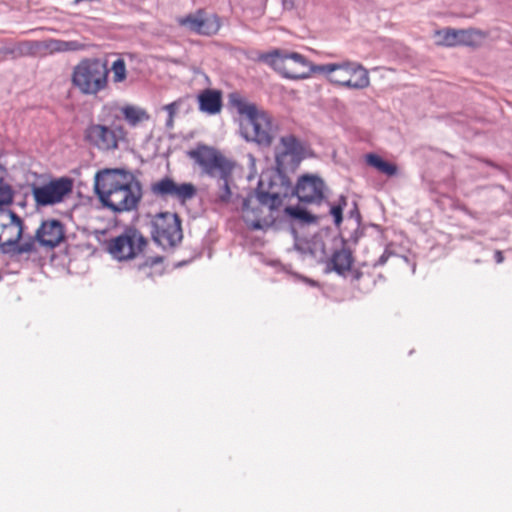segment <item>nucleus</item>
I'll list each match as a JSON object with an SVG mask.
<instances>
[{
	"label": "nucleus",
	"mask_w": 512,
	"mask_h": 512,
	"mask_svg": "<svg viewBox=\"0 0 512 512\" xmlns=\"http://www.w3.org/2000/svg\"><path fill=\"white\" fill-rule=\"evenodd\" d=\"M94 192L100 203L114 213L136 210L143 197L140 181L123 168L98 170L94 176Z\"/></svg>",
	"instance_id": "nucleus-1"
},
{
	"label": "nucleus",
	"mask_w": 512,
	"mask_h": 512,
	"mask_svg": "<svg viewBox=\"0 0 512 512\" xmlns=\"http://www.w3.org/2000/svg\"><path fill=\"white\" fill-rule=\"evenodd\" d=\"M285 171H263L258 180V229L277 224L279 209L293 196V186Z\"/></svg>",
	"instance_id": "nucleus-2"
},
{
	"label": "nucleus",
	"mask_w": 512,
	"mask_h": 512,
	"mask_svg": "<svg viewBox=\"0 0 512 512\" xmlns=\"http://www.w3.org/2000/svg\"><path fill=\"white\" fill-rule=\"evenodd\" d=\"M109 69L99 58H84L74 66L72 85L84 95H96L108 86Z\"/></svg>",
	"instance_id": "nucleus-3"
},
{
	"label": "nucleus",
	"mask_w": 512,
	"mask_h": 512,
	"mask_svg": "<svg viewBox=\"0 0 512 512\" xmlns=\"http://www.w3.org/2000/svg\"><path fill=\"white\" fill-rule=\"evenodd\" d=\"M316 71L318 74L325 76L335 86L364 89L370 85L368 70L354 61L346 60L318 65Z\"/></svg>",
	"instance_id": "nucleus-4"
},
{
	"label": "nucleus",
	"mask_w": 512,
	"mask_h": 512,
	"mask_svg": "<svg viewBox=\"0 0 512 512\" xmlns=\"http://www.w3.org/2000/svg\"><path fill=\"white\" fill-rule=\"evenodd\" d=\"M261 59L287 79H306L313 73H317L318 65L312 64L305 56L297 52L276 50L263 55Z\"/></svg>",
	"instance_id": "nucleus-5"
},
{
	"label": "nucleus",
	"mask_w": 512,
	"mask_h": 512,
	"mask_svg": "<svg viewBox=\"0 0 512 512\" xmlns=\"http://www.w3.org/2000/svg\"><path fill=\"white\" fill-rule=\"evenodd\" d=\"M73 188L74 181L67 176L50 177L46 181L33 183L30 186L34 206L37 209L64 203L70 198Z\"/></svg>",
	"instance_id": "nucleus-6"
},
{
	"label": "nucleus",
	"mask_w": 512,
	"mask_h": 512,
	"mask_svg": "<svg viewBox=\"0 0 512 512\" xmlns=\"http://www.w3.org/2000/svg\"><path fill=\"white\" fill-rule=\"evenodd\" d=\"M187 156L210 177L225 179L231 176L233 164L213 147L199 144L195 149L189 150Z\"/></svg>",
	"instance_id": "nucleus-7"
},
{
	"label": "nucleus",
	"mask_w": 512,
	"mask_h": 512,
	"mask_svg": "<svg viewBox=\"0 0 512 512\" xmlns=\"http://www.w3.org/2000/svg\"><path fill=\"white\" fill-rule=\"evenodd\" d=\"M146 245V238L137 229L128 228L107 241V250L118 261H127L136 258Z\"/></svg>",
	"instance_id": "nucleus-8"
},
{
	"label": "nucleus",
	"mask_w": 512,
	"mask_h": 512,
	"mask_svg": "<svg viewBox=\"0 0 512 512\" xmlns=\"http://www.w3.org/2000/svg\"><path fill=\"white\" fill-rule=\"evenodd\" d=\"M152 236L163 248L176 246L183 237L178 215L171 212L156 214L152 219Z\"/></svg>",
	"instance_id": "nucleus-9"
},
{
	"label": "nucleus",
	"mask_w": 512,
	"mask_h": 512,
	"mask_svg": "<svg viewBox=\"0 0 512 512\" xmlns=\"http://www.w3.org/2000/svg\"><path fill=\"white\" fill-rule=\"evenodd\" d=\"M306 156L304 144L294 135L281 137L275 159L277 168L294 171Z\"/></svg>",
	"instance_id": "nucleus-10"
},
{
	"label": "nucleus",
	"mask_w": 512,
	"mask_h": 512,
	"mask_svg": "<svg viewBox=\"0 0 512 512\" xmlns=\"http://www.w3.org/2000/svg\"><path fill=\"white\" fill-rule=\"evenodd\" d=\"M229 104L237 110L240 135L247 142L256 141V105L238 92L229 94Z\"/></svg>",
	"instance_id": "nucleus-11"
},
{
	"label": "nucleus",
	"mask_w": 512,
	"mask_h": 512,
	"mask_svg": "<svg viewBox=\"0 0 512 512\" xmlns=\"http://www.w3.org/2000/svg\"><path fill=\"white\" fill-rule=\"evenodd\" d=\"M179 26L186 28L190 32L202 36H213L221 28V20L218 15L208 13L205 9H198L186 16L177 18Z\"/></svg>",
	"instance_id": "nucleus-12"
},
{
	"label": "nucleus",
	"mask_w": 512,
	"mask_h": 512,
	"mask_svg": "<svg viewBox=\"0 0 512 512\" xmlns=\"http://www.w3.org/2000/svg\"><path fill=\"white\" fill-rule=\"evenodd\" d=\"M118 134L125 135L122 127L111 129L105 125L91 124L85 130V139L99 150L111 151L118 148Z\"/></svg>",
	"instance_id": "nucleus-13"
},
{
	"label": "nucleus",
	"mask_w": 512,
	"mask_h": 512,
	"mask_svg": "<svg viewBox=\"0 0 512 512\" xmlns=\"http://www.w3.org/2000/svg\"><path fill=\"white\" fill-rule=\"evenodd\" d=\"M325 191L326 185L323 179L314 174L300 176L293 187V195L304 203H320L325 197Z\"/></svg>",
	"instance_id": "nucleus-14"
},
{
	"label": "nucleus",
	"mask_w": 512,
	"mask_h": 512,
	"mask_svg": "<svg viewBox=\"0 0 512 512\" xmlns=\"http://www.w3.org/2000/svg\"><path fill=\"white\" fill-rule=\"evenodd\" d=\"M151 192L158 197H172L185 203L196 195V187L192 183H176L170 177H164L151 184Z\"/></svg>",
	"instance_id": "nucleus-15"
},
{
	"label": "nucleus",
	"mask_w": 512,
	"mask_h": 512,
	"mask_svg": "<svg viewBox=\"0 0 512 512\" xmlns=\"http://www.w3.org/2000/svg\"><path fill=\"white\" fill-rule=\"evenodd\" d=\"M23 228V220L15 212L0 211V247L17 245Z\"/></svg>",
	"instance_id": "nucleus-16"
},
{
	"label": "nucleus",
	"mask_w": 512,
	"mask_h": 512,
	"mask_svg": "<svg viewBox=\"0 0 512 512\" xmlns=\"http://www.w3.org/2000/svg\"><path fill=\"white\" fill-rule=\"evenodd\" d=\"M35 238L41 246L55 248L65 238L64 225L56 219L45 220L36 230Z\"/></svg>",
	"instance_id": "nucleus-17"
},
{
	"label": "nucleus",
	"mask_w": 512,
	"mask_h": 512,
	"mask_svg": "<svg viewBox=\"0 0 512 512\" xmlns=\"http://www.w3.org/2000/svg\"><path fill=\"white\" fill-rule=\"evenodd\" d=\"M199 109L214 115L221 111L222 94L218 90L205 89L198 95Z\"/></svg>",
	"instance_id": "nucleus-18"
},
{
	"label": "nucleus",
	"mask_w": 512,
	"mask_h": 512,
	"mask_svg": "<svg viewBox=\"0 0 512 512\" xmlns=\"http://www.w3.org/2000/svg\"><path fill=\"white\" fill-rule=\"evenodd\" d=\"M279 215L277 217V223H281L286 219L296 220L303 224H312L317 222V217L306 209L299 206H282L279 209Z\"/></svg>",
	"instance_id": "nucleus-19"
},
{
	"label": "nucleus",
	"mask_w": 512,
	"mask_h": 512,
	"mask_svg": "<svg viewBox=\"0 0 512 512\" xmlns=\"http://www.w3.org/2000/svg\"><path fill=\"white\" fill-rule=\"evenodd\" d=\"M277 132V125L272 117L258 110V145H270Z\"/></svg>",
	"instance_id": "nucleus-20"
},
{
	"label": "nucleus",
	"mask_w": 512,
	"mask_h": 512,
	"mask_svg": "<svg viewBox=\"0 0 512 512\" xmlns=\"http://www.w3.org/2000/svg\"><path fill=\"white\" fill-rule=\"evenodd\" d=\"M330 262L338 274L344 275L352 266L353 256L349 249L343 247L334 251Z\"/></svg>",
	"instance_id": "nucleus-21"
},
{
	"label": "nucleus",
	"mask_w": 512,
	"mask_h": 512,
	"mask_svg": "<svg viewBox=\"0 0 512 512\" xmlns=\"http://www.w3.org/2000/svg\"><path fill=\"white\" fill-rule=\"evenodd\" d=\"M366 163L375 168L380 173L386 175V176H395L398 172V167L396 164L392 162L385 161L382 157H380L377 154L370 153L367 154L366 157Z\"/></svg>",
	"instance_id": "nucleus-22"
},
{
	"label": "nucleus",
	"mask_w": 512,
	"mask_h": 512,
	"mask_svg": "<svg viewBox=\"0 0 512 512\" xmlns=\"http://www.w3.org/2000/svg\"><path fill=\"white\" fill-rule=\"evenodd\" d=\"M459 46L478 47L486 38V34L476 29H458Z\"/></svg>",
	"instance_id": "nucleus-23"
},
{
	"label": "nucleus",
	"mask_w": 512,
	"mask_h": 512,
	"mask_svg": "<svg viewBox=\"0 0 512 512\" xmlns=\"http://www.w3.org/2000/svg\"><path fill=\"white\" fill-rule=\"evenodd\" d=\"M121 112L124 119L132 127L150 119V115L145 109L133 105H126L122 107Z\"/></svg>",
	"instance_id": "nucleus-24"
},
{
	"label": "nucleus",
	"mask_w": 512,
	"mask_h": 512,
	"mask_svg": "<svg viewBox=\"0 0 512 512\" xmlns=\"http://www.w3.org/2000/svg\"><path fill=\"white\" fill-rule=\"evenodd\" d=\"M458 29L453 28H445L441 30H436L434 33V37L437 38L436 44L438 46L445 47H456L459 46L458 42Z\"/></svg>",
	"instance_id": "nucleus-25"
},
{
	"label": "nucleus",
	"mask_w": 512,
	"mask_h": 512,
	"mask_svg": "<svg viewBox=\"0 0 512 512\" xmlns=\"http://www.w3.org/2000/svg\"><path fill=\"white\" fill-rule=\"evenodd\" d=\"M113 83H123L127 79V69L124 59L118 58L111 66Z\"/></svg>",
	"instance_id": "nucleus-26"
},
{
	"label": "nucleus",
	"mask_w": 512,
	"mask_h": 512,
	"mask_svg": "<svg viewBox=\"0 0 512 512\" xmlns=\"http://www.w3.org/2000/svg\"><path fill=\"white\" fill-rule=\"evenodd\" d=\"M250 197L244 199L242 204V218L248 229H256V211L250 206Z\"/></svg>",
	"instance_id": "nucleus-27"
},
{
	"label": "nucleus",
	"mask_w": 512,
	"mask_h": 512,
	"mask_svg": "<svg viewBox=\"0 0 512 512\" xmlns=\"http://www.w3.org/2000/svg\"><path fill=\"white\" fill-rule=\"evenodd\" d=\"M182 105V99H177L167 105H164L162 109L167 113V119L165 122V126L167 129H173L174 127V118L177 114L179 108Z\"/></svg>",
	"instance_id": "nucleus-28"
},
{
	"label": "nucleus",
	"mask_w": 512,
	"mask_h": 512,
	"mask_svg": "<svg viewBox=\"0 0 512 512\" xmlns=\"http://www.w3.org/2000/svg\"><path fill=\"white\" fill-rule=\"evenodd\" d=\"M14 197L13 190L10 185L0 180V208L8 206L12 203Z\"/></svg>",
	"instance_id": "nucleus-29"
},
{
	"label": "nucleus",
	"mask_w": 512,
	"mask_h": 512,
	"mask_svg": "<svg viewBox=\"0 0 512 512\" xmlns=\"http://www.w3.org/2000/svg\"><path fill=\"white\" fill-rule=\"evenodd\" d=\"M347 205V201L344 197H341L338 204L331 206L330 214L334 218V222L339 226L343 220V210Z\"/></svg>",
	"instance_id": "nucleus-30"
},
{
	"label": "nucleus",
	"mask_w": 512,
	"mask_h": 512,
	"mask_svg": "<svg viewBox=\"0 0 512 512\" xmlns=\"http://www.w3.org/2000/svg\"><path fill=\"white\" fill-rule=\"evenodd\" d=\"M53 48L57 51H77L84 48V45L77 41H54Z\"/></svg>",
	"instance_id": "nucleus-31"
},
{
	"label": "nucleus",
	"mask_w": 512,
	"mask_h": 512,
	"mask_svg": "<svg viewBox=\"0 0 512 512\" xmlns=\"http://www.w3.org/2000/svg\"><path fill=\"white\" fill-rule=\"evenodd\" d=\"M36 238L34 239H28L27 241L22 242L21 244L17 245V252L18 253H30L36 251Z\"/></svg>",
	"instance_id": "nucleus-32"
},
{
	"label": "nucleus",
	"mask_w": 512,
	"mask_h": 512,
	"mask_svg": "<svg viewBox=\"0 0 512 512\" xmlns=\"http://www.w3.org/2000/svg\"><path fill=\"white\" fill-rule=\"evenodd\" d=\"M223 185L221 191L218 195V201L222 203H227L231 198V190L229 187V178L222 179Z\"/></svg>",
	"instance_id": "nucleus-33"
},
{
	"label": "nucleus",
	"mask_w": 512,
	"mask_h": 512,
	"mask_svg": "<svg viewBox=\"0 0 512 512\" xmlns=\"http://www.w3.org/2000/svg\"><path fill=\"white\" fill-rule=\"evenodd\" d=\"M162 262L161 257H154L147 259L143 264L139 266L140 270H145L147 267H152L155 264H159Z\"/></svg>",
	"instance_id": "nucleus-34"
},
{
	"label": "nucleus",
	"mask_w": 512,
	"mask_h": 512,
	"mask_svg": "<svg viewBox=\"0 0 512 512\" xmlns=\"http://www.w3.org/2000/svg\"><path fill=\"white\" fill-rule=\"evenodd\" d=\"M389 256H390V253L384 252L380 256V258L378 259L376 265H383V264H385Z\"/></svg>",
	"instance_id": "nucleus-35"
},
{
	"label": "nucleus",
	"mask_w": 512,
	"mask_h": 512,
	"mask_svg": "<svg viewBox=\"0 0 512 512\" xmlns=\"http://www.w3.org/2000/svg\"><path fill=\"white\" fill-rule=\"evenodd\" d=\"M495 260L497 263H502L504 261V255L501 251L497 250L494 254Z\"/></svg>",
	"instance_id": "nucleus-36"
}]
</instances>
